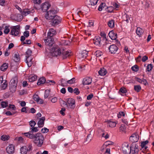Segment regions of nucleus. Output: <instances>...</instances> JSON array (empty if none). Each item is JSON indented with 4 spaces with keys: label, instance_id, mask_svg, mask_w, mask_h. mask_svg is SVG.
<instances>
[{
    "label": "nucleus",
    "instance_id": "nucleus-64",
    "mask_svg": "<svg viewBox=\"0 0 154 154\" xmlns=\"http://www.w3.org/2000/svg\"><path fill=\"white\" fill-rule=\"evenodd\" d=\"M44 101L43 100L41 99L40 98H39L38 102H37V103L38 104H42L44 103Z\"/></svg>",
    "mask_w": 154,
    "mask_h": 154
},
{
    "label": "nucleus",
    "instance_id": "nucleus-40",
    "mask_svg": "<svg viewBox=\"0 0 154 154\" xmlns=\"http://www.w3.org/2000/svg\"><path fill=\"white\" fill-rule=\"evenodd\" d=\"M134 90L137 92H139L141 89V87L140 85H135L134 87Z\"/></svg>",
    "mask_w": 154,
    "mask_h": 154
},
{
    "label": "nucleus",
    "instance_id": "nucleus-13",
    "mask_svg": "<svg viewBox=\"0 0 154 154\" xmlns=\"http://www.w3.org/2000/svg\"><path fill=\"white\" fill-rule=\"evenodd\" d=\"M25 61L27 63L28 66L30 67L32 64V60L33 59V56H26Z\"/></svg>",
    "mask_w": 154,
    "mask_h": 154
},
{
    "label": "nucleus",
    "instance_id": "nucleus-32",
    "mask_svg": "<svg viewBox=\"0 0 154 154\" xmlns=\"http://www.w3.org/2000/svg\"><path fill=\"white\" fill-rule=\"evenodd\" d=\"M115 22L113 20H110L108 22L107 24L110 28H112L114 26Z\"/></svg>",
    "mask_w": 154,
    "mask_h": 154
},
{
    "label": "nucleus",
    "instance_id": "nucleus-9",
    "mask_svg": "<svg viewBox=\"0 0 154 154\" xmlns=\"http://www.w3.org/2000/svg\"><path fill=\"white\" fill-rule=\"evenodd\" d=\"M118 49V47L115 45H111L109 47V51L112 54L116 53Z\"/></svg>",
    "mask_w": 154,
    "mask_h": 154
},
{
    "label": "nucleus",
    "instance_id": "nucleus-34",
    "mask_svg": "<svg viewBox=\"0 0 154 154\" xmlns=\"http://www.w3.org/2000/svg\"><path fill=\"white\" fill-rule=\"evenodd\" d=\"M14 60L16 62H18L20 60L19 55L18 53H16L14 56Z\"/></svg>",
    "mask_w": 154,
    "mask_h": 154
},
{
    "label": "nucleus",
    "instance_id": "nucleus-56",
    "mask_svg": "<svg viewBox=\"0 0 154 154\" xmlns=\"http://www.w3.org/2000/svg\"><path fill=\"white\" fill-rule=\"evenodd\" d=\"M36 124L35 122L33 121H31L29 122L30 125L31 127H34L36 125Z\"/></svg>",
    "mask_w": 154,
    "mask_h": 154
},
{
    "label": "nucleus",
    "instance_id": "nucleus-30",
    "mask_svg": "<svg viewBox=\"0 0 154 154\" xmlns=\"http://www.w3.org/2000/svg\"><path fill=\"white\" fill-rule=\"evenodd\" d=\"M119 131L122 133H125L126 131L125 126L124 125H122L119 127Z\"/></svg>",
    "mask_w": 154,
    "mask_h": 154
},
{
    "label": "nucleus",
    "instance_id": "nucleus-14",
    "mask_svg": "<svg viewBox=\"0 0 154 154\" xmlns=\"http://www.w3.org/2000/svg\"><path fill=\"white\" fill-rule=\"evenodd\" d=\"M50 6L51 5L48 2H46L43 3L41 7L42 10L44 12H45L47 11Z\"/></svg>",
    "mask_w": 154,
    "mask_h": 154
},
{
    "label": "nucleus",
    "instance_id": "nucleus-11",
    "mask_svg": "<svg viewBox=\"0 0 154 154\" xmlns=\"http://www.w3.org/2000/svg\"><path fill=\"white\" fill-rule=\"evenodd\" d=\"M139 139V136L136 134H132L130 137V140L132 143L137 142Z\"/></svg>",
    "mask_w": 154,
    "mask_h": 154
},
{
    "label": "nucleus",
    "instance_id": "nucleus-2",
    "mask_svg": "<svg viewBox=\"0 0 154 154\" xmlns=\"http://www.w3.org/2000/svg\"><path fill=\"white\" fill-rule=\"evenodd\" d=\"M56 13L57 11L54 9L51 8L46 12L45 16V17L48 20H52L56 15L55 14Z\"/></svg>",
    "mask_w": 154,
    "mask_h": 154
},
{
    "label": "nucleus",
    "instance_id": "nucleus-41",
    "mask_svg": "<svg viewBox=\"0 0 154 154\" xmlns=\"http://www.w3.org/2000/svg\"><path fill=\"white\" fill-rule=\"evenodd\" d=\"M8 84L6 83V82H5L4 83L1 85V89L4 90L6 88Z\"/></svg>",
    "mask_w": 154,
    "mask_h": 154
},
{
    "label": "nucleus",
    "instance_id": "nucleus-47",
    "mask_svg": "<svg viewBox=\"0 0 154 154\" xmlns=\"http://www.w3.org/2000/svg\"><path fill=\"white\" fill-rule=\"evenodd\" d=\"M32 51L29 49H28L26 52V56H32Z\"/></svg>",
    "mask_w": 154,
    "mask_h": 154
},
{
    "label": "nucleus",
    "instance_id": "nucleus-12",
    "mask_svg": "<svg viewBox=\"0 0 154 154\" xmlns=\"http://www.w3.org/2000/svg\"><path fill=\"white\" fill-rule=\"evenodd\" d=\"M92 82V79L91 78L86 77L83 79L82 84L83 85H89Z\"/></svg>",
    "mask_w": 154,
    "mask_h": 154
},
{
    "label": "nucleus",
    "instance_id": "nucleus-35",
    "mask_svg": "<svg viewBox=\"0 0 154 154\" xmlns=\"http://www.w3.org/2000/svg\"><path fill=\"white\" fill-rule=\"evenodd\" d=\"M148 143V141L146 140L145 141L142 142L141 143V146L142 148H144L145 149H146L147 147L146 146V145Z\"/></svg>",
    "mask_w": 154,
    "mask_h": 154
},
{
    "label": "nucleus",
    "instance_id": "nucleus-28",
    "mask_svg": "<svg viewBox=\"0 0 154 154\" xmlns=\"http://www.w3.org/2000/svg\"><path fill=\"white\" fill-rule=\"evenodd\" d=\"M20 151L21 154H26L28 151V148L26 146H23L20 149Z\"/></svg>",
    "mask_w": 154,
    "mask_h": 154
},
{
    "label": "nucleus",
    "instance_id": "nucleus-62",
    "mask_svg": "<svg viewBox=\"0 0 154 154\" xmlns=\"http://www.w3.org/2000/svg\"><path fill=\"white\" fill-rule=\"evenodd\" d=\"M9 107L10 108L14 110H16V107L14 105H9Z\"/></svg>",
    "mask_w": 154,
    "mask_h": 154
},
{
    "label": "nucleus",
    "instance_id": "nucleus-33",
    "mask_svg": "<svg viewBox=\"0 0 154 154\" xmlns=\"http://www.w3.org/2000/svg\"><path fill=\"white\" fill-rule=\"evenodd\" d=\"M122 18L123 20L126 21L127 23L128 22L130 19V17L127 14H125L122 16Z\"/></svg>",
    "mask_w": 154,
    "mask_h": 154
},
{
    "label": "nucleus",
    "instance_id": "nucleus-23",
    "mask_svg": "<svg viewBox=\"0 0 154 154\" xmlns=\"http://www.w3.org/2000/svg\"><path fill=\"white\" fill-rule=\"evenodd\" d=\"M23 134L25 137L31 139H33L34 135V134L33 133H32V132H31L30 131L27 133H23Z\"/></svg>",
    "mask_w": 154,
    "mask_h": 154
},
{
    "label": "nucleus",
    "instance_id": "nucleus-15",
    "mask_svg": "<svg viewBox=\"0 0 154 154\" xmlns=\"http://www.w3.org/2000/svg\"><path fill=\"white\" fill-rule=\"evenodd\" d=\"M93 43L96 45H101V38L98 36H95L93 40Z\"/></svg>",
    "mask_w": 154,
    "mask_h": 154
},
{
    "label": "nucleus",
    "instance_id": "nucleus-45",
    "mask_svg": "<svg viewBox=\"0 0 154 154\" xmlns=\"http://www.w3.org/2000/svg\"><path fill=\"white\" fill-rule=\"evenodd\" d=\"M105 6V4L103 3H101L98 8V10L100 11H102L103 9L104 8V7Z\"/></svg>",
    "mask_w": 154,
    "mask_h": 154
},
{
    "label": "nucleus",
    "instance_id": "nucleus-24",
    "mask_svg": "<svg viewBox=\"0 0 154 154\" xmlns=\"http://www.w3.org/2000/svg\"><path fill=\"white\" fill-rule=\"evenodd\" d=\"M138 151V149L135 147H131L130 153L131 154H137Z\"/></svg>",
    "mask_w": 154,
    "mask_h": 154
},
{
    "label": "nucleus",
    "instance_id": "nucleus-6",
    "mask_svg": "<svg viewBox=\"0 0 154 154\" xmlns=\"http://www.w3.org/2000/svg\"><path fill=\"white\" fill-rule=\"evenodd\" d=\"M20 34V26H14L12 27L11 31V34L12 35L16 36H17Z\"/></svg>",
    "mask_w": 154,
    "mask_h": 154
},
{
    "label": "nucleus",
    "instance_id": "nucleus-20",
    "mask_svg": "<svg viewBox=\"0 0 154 154\" xmlns=\"http://www.w3.org/2000/svg\"><path fill=\"white\" fill-rule=\"evenodd\" d=\"M122 148L123 152L125 154H129L130 152V150L129 148L128 145L127 146H123Z\"/></svg>",
    "mask_w": 154,
    "mask_h": 154
},
{
    "label": "nucleus",
    "instance_id": "nucleus-17",
    "mask_svg": "<svg viewBox=\"0 0 154 154\" xmlns=\"http://www.w3.org/2000/svg\"><path fill=\"white\" fill-rule=\"evenodd\" d=\"M70 52L69 51H66L63 49H62L61 56L63 59L66 58L67 57L70 56Z\"/></svg>",
    "mask_w": 154,
    "mask_h": 154
},
{
    "label": "nucleus",
    "instance_id": "nucleus-42",
    "mask_svg": "<svg viewBox=\"0 0 154 154\" xmlns=\"http://www.w3.org/2000/svg\"><path fill=\"white\" fill-rule=\"evenodd\" d=\"M10 30L8 26H6L5 27L4 32L5 34H8L10 32Z\"/></svg>",
    "mask_w": 154,
    "mask_h": 154
},
{
    "label": "nucleus",
    "instance_id": "nucleus-31",
    "mask_svg": "<svg viewBox=\"0 0 154 154\" xmlns=\"http://www.w3.org/2000/svg\"><path fill=\"white\" fill-rule=\"evenodd\" d=\"M46 79L44 77L40 78L38 81L37 84L40 85L42 84H44L45 82Z\"/></svg>",
    "mask_w": 154,
    "mask_h": 154
},
{
    "label": "nucleus",
    "instance_id": "nucleus-55",
    "mask_svg": "<svg viewBox=\"0 0 154 154\" xmlns=\"http://www.w3.org/2000/svg\"><path fill=\"white\" fill-rule=\"evenodd\" d=\"M119 91L122 93H125L127 91L125 88L122 87L120 89Z\"/></svg>",
    "mask_w": 154,
    "mask_h": 154
},
{
    "label": "nucleus",
    "instance_id": "nucleus-51",
    "mask_svg": "<svg viewBox=\"0 0 154 154\" xmlns=\"http://www.w3.org/2000/svg\"><path fill=\"white\" fill-rule=\"evenodd\" d=\"M28 107H23L21 110V112H25L26 113H28L29 112L26 109Z\"/></svg>",
    "mask_w": 154,
    "mask_h": 154
},
{
    "label": "nucleus",
    "instance_id": "nucleus-4",
    "mask_svg": "<svg viewBox=\"0 0 154 154\" xmlns=\"http://www.w3.org/2000/svg\"><path fill=\"white\" fill-rule=\"evenodd\" d=\"M16 79L15 78H13L9 84V89L12 93L15 92L16 89L17 81Z\"/></svg>",
    "mask_w": 154,
    "mask_h": 154
},
{
    "label": "nucleus",
    "instance_id": "nucleus-3",
    "mask_svg": "<svg viewBox=\"0 0 154 154\" xmlns=\"http://www.w3.org/2000/svg\"><path fill=\"white\" fill-rule=\"evenodd\" d=\"M51 48H52V50L51 52L53 56L57 57L58 56L61 55L62 49H60L58 46L53 47Z\"/></svg>",
    "mask_w": 154,
    "mask_h": 154
},
{
    "label": "nucleus",
    "instance_id": "nucleus-37",
    "mask_svg": "<svg viewBox=\"0 0 154 154\" xmlns=\"http://www.w3.org/2000/svg\"><path fill=\"white\" fill-rule=\"evenodd\" d=\"M103 53L100 50L96 51L95 53L94 54L97 56V57H99L103 55Z\"/></svg>",
    "mask_w": 154,
    "mask_h": 154
},
{
    "label": "nucleus",
    "instance_id": "nucleus-58",
    "mask_svg": "<svg viewBox=\"0 0 154 154\" xmlns=\"http://www.w3.org/2000/svg\"><path fill=\"white\" fill-rule=\"evenodd\" d=\"M73 92L74 93L76 94V95H78L79 94L80 91L78 88H76L74 89L73 90Z\"/></svg>",
    "mask_w": 154,
    "mask_h": 154
},
{
    "label": "nucleus",
    "instance_id": "nucleus-1",
    "mask_svg": "<svg viewBox=\"0 0 154 154\" xmlns=\"http://www.w3.org/2000/svg\"><path fill=\"white\" fill-rule=\"evenodd\" d=\"M33 142L38 146H41L43 144L44 137L40 133H37L34 134Z\"/></svg>",
    "mask_w": 154,
    "mask_h": 154
},
{
    "label": "nucleus",
    "instance_id": "nucleus-39",
    "mask_svg": "<svg viewBox=\"0 0 154 154\" xmlns=\"http://www.w3.org/2000/svg\"><path fill=\"white\" fill-rule=\"evenodd\" d=\"M31 131V132H32V133H33V132H36L38 131V128L37 127H32L30 128Z\"/></svg>",
    "mask_w": 154,
    "mask_h": 154
},
{
    "label": "nucleus",
    "instance_id": "nucleus-36",
    "mask_svg": "<svg viewBox=\"0 0 154 154\" xmlns=\"http://www.w3.org/2000/svg\"><path fill=\"white\" fill-rule=\"evenodd\" d=\"M88 51L84 50L81 54V57L82 58H86L88 56Z\"/></svg>",
    "mask_w": 154,
    "mask_h": 154
},
{
    "label": "nucleus",
    "instance_id": "nucleus-50",
    "mask_svg": "<svg viewBox=\"0 0 154 154\" xmlns=\"http://www.w3.org/2000/svg\"><path fill=\"white\" fill-rule=\"evenodd\" d=\"M49 95V91L48 90H46L45 91L44 95V97L46 98L48 97Z\"/></svg>",
    "mask_w": 154,
    "mask_h": 154
},
{
    "label": "nucleus",
    "instance_id": "nucleus-61",
    "mask_svg": "<svg viewBox=\"0 0 154 154\" xmlns=\"http://www.w3.org/2000/svg\"><path fill=\"white\" fill-rule=\"evenodd\" d=\"M151 2L149 1H147L146 2L145 4V6L146 8H148L149 7V5Z\"/></svg>",
    "mask_w": 154,
    "mask_h": 154
},
{
    "label": "nucleus",
    "instance_id": "nucleus-5",
    "mask_svg": "<svg viewBox=\"0 0 154 154\" xmlns=\"http://www.w3.org/2000/svg\"><path fill=\"white\" fill-rule=\"evenodd\" d=\"M44 41L46 46L47 48L49 49H51L54 43V39L53 38L47 37V38L44 39Z\"/></svg>",
    "mask_w": 154,
    "mask_h": 154
},
{
    "label": "nucleus",
    "instance_id": "nucleus-49",
    "mask_svg": "<svg viewBox=\"0 0 154 154\" xmlns=\"http://www.w3.org/2000/svg\"><path fill=\"white\" fill-rule=\"evenodd\" d=\"M8 103L7 102L3 101L2 102L1 106L2 108H5L8 106Z\"/></svg>",
    "mask_w": 154,
    "mask_h": 154
},
{
    "label": "nucleus",
    "instance_id": "nucleus-52",
    "mask_svg": "<svg viewBox=\"0 0 154 154\" xmlns=\"http://www.w3.org/2000/svg\"><path fill=\"white\" fill-rule=\"evenodd\" d=\"M30 12L28 11H24L22 13V15L23 16H26L27 14H29Z\"/></svg>",
    "mask_w": 154,
    "mask_h": 154
},
{
    "label": "nucleus",
    "instance_id": "nucleus-63",
    "mask_svg": "<svg viewBox=\"0 0 154 154\" xmlns=\"http://www.w3.org/2000/svg\"><path fill=\"white\" fill-rule=\"evenodd\" d=\"M65 109L64 108H62L61 109V110L60 111V113L62 115L64 116L65 115L64 112L65 111Z\"/></svg>",
    "mask_w": 154,
    "mask_h": 154
},
{
    "label": "nucleus",
    "instance_id": "nucleus-22",
    "mask_svg": "<svg viewBox=\"0 0 154 154\" xmlns=\"http://www.w3.org/2000/svg\"><path fill=\"white\" fill-rule=\"evenodd\" d=\"M135 80L137 82L141 84H142L145 85H146L148 84L146 80L145 79H140L138 78H136Z\"/></svg>",
    "mask_w": 154,
    "mask_h": 154
},
{
    "label": "nucleus",
    "instance_id": "nucleus-43",
    "mask_svg": "<svg viewBox=\"0 0 154 154\" xmlns=\"http://www.w3.org/2000/svg\"><path fill=\"white\" fill-rule=\"evenodd\" d=\"M75 78H73L70 80L66 81V82L68 84H72L75 82Z\"/></svg>",
    "mask_w": 154,
    "mask_h": 154
},
{
    "label": "nucleus",
    "instance_id": "nucleus-46",
    "mask_svg": "<svg viewBox=\"0 0 154 154\" xmlns=\"http://www.w3.org/2000/svg\"><path fill=\"white\" fill-rule=\"evenodd\" d=\"M131 69L133 71L135 72H137L139 70L138 66L136 65H134L132 66L131 67Z\"/></svg>",
    "mask_w": 154,
    "mask_h": 154
},
{
    "label": "nucleus",
    "instance_id": "nucleus-8",
    "mask_svg": "<svg viewBox=\"0 0 154 154\" xmlns=\"http://www.w3.org/2000/svg\"><path fill=\"white\" fill-rule=\"evenodd\" d=\"M52 19L53 20L52 25L53 26L57 25L60 23L61 20V18L60 17L56 15Z\"/></svg>",
    "mask_w": 154,
    "mask_h": 154
},
{
    "label": "nucleus",
    "instance_id": "nucleus-18",
    "mask_svg": "<svg viewBox=\"0 0 154 154\" xmlns=\"http://www.w3.org/2000/svg\"><path fill=\"white\" fill-rule=\"evenodd\" d=\"M107 122L108 125H109V127L112 128L115 127L116 124L118 123L117 121L113 120H109Z\"/></svg>",
    "mask_w": 154,
    "mask_h": 154
},
{
    "label": "nucleus",
    "instance_id": "nucleus-27",
    "mask_svg": "<svg viewBox=\"0 0 154 154\" xmlns=\"http://www.w3.org/2000/svg\"><path fill=\"white\" fill-rule=\"evenodd\" d=\"M37 79L36 75H30L28 78V79L30 82H33L35 81Z\"/></svg>",
    "mask_w": 154,
    "mask_h": 154
},
{
    "label": "nucleus",
    "instance_id": "nucleus-26",
    "mask_svg": "<svg viewBox=\"0 0 154 154\" xmlns=\"http://www.w3.org/2000/svg\"><path fill=\"white\" fill-rule=\"evenodd\" d=\"M143 32V29L140 27L137 28L136 31V33L137 35L140 37L142 35Z\"/></svg>",
    "mask_w": 154,
    "mask_h": 154
},
{
    "label": "nucleus",
    "instance_id": "nucleus-19",
    "mask_svg": "<svg viewBox=\"0 0 154 154\" xmlns=\"http://www.w3.org/2000/svg\"><path fill=\"white\" fill-rule=\"evenodd\" d=\"M45 118L44 117H42L39 119V120L38 122V125L39 127H42L44 124V121Z\"/></svg>",
    "mask_w": 154,
    "mask_h": 154
},
{
    "label": "nucleus",
    "instance_id": "nucleus-57",
    "mask_svg": "<svg viewBox=\"0 0 154 154\" xmlns=\"http://www.w3.org/2000/svg\"><path fill=\"white\" fill-rule=\"evenodd\" d=\"M152 68V64H150L148 65L147 68V71L149 72L150 71Z\"/></svg>",
    "mask_w": 154,
    "mask_h": 154
},
{
    "label": "nucleus",
    "instance_id": "nucleus-59",
    "mask_svg": "<svg viewBox=\"0 0 154 154\" xmlns=\"http://www.w3.org/2000/svg\"><path fill=\"white\" fill-rule=\"evenodd\" d=\"M49 131L48 129L46 128H43L41 130V131L42 133H45L48 132Z\"/></svg>",
    "mask_w": 154,
    "mask_h": 154
},
{
    "label": "nucleus",
    "instance_id": "nucleus-21",
    "mask_svg": "<svg viewBox=\"0 0 154 154\" xmlns=\"http://www.w3.org/2000/svg\"><path fill=\"white\" fill-rule=\"evenodd\" d=\"M109 35L112 40H115L117 37V34L114 32L113 31L110 32Z\"/></svg>",
    "mask_w": 154,
    "mask_h": 154
},
{
    "label": "nucleus",
    "instance_id": "nucleus-53",
    "mask_svg": "<svg viewBox=\"0 0 154 154\" xmlns=\"http://www.w3.org/2000/svg\"><path fill=\"white\" fill-rule=\"evenodd\" d=\"M33 98L34 100L37 102L40 97L37 95H34L33 96Z\"/></svg>",
    "mask_w": 154,
    "mask_h": 154
},
{
    "label": "nucleus",
    "instance_id": "nucleus-48",
    "mask_svg": "<svg viewBox=\"0 0 154 154\" xmlns=\"http://www.w3.org/2000/svg\"><path fill=\"white\" fill-rule=\"evenodd\" d=\"M67 84H68L66 81L65 79H62L61 80V85L62 86H66Z\"/></svg>",
    "mask_w": 154,
    "mask_h": 154
},
{
    "label": "nucleus",
    "instance_id": "nucleus-10",
    "mask_svg": "<svg viewBox=\"0 0 154 154\" xmlns=\"http://www.w3.org/2000/svg\"><path fill=\"white\" fill-rule=\"evenodd\" d=\"M7 152L9 154H13L14 152L15 146L12 144L9 145L6 148Z\"/></svg>",
    "mask_w": 154,
    "mask_h": 154
},
{
    "label": "nucleus",
    "instance_id": "nucleus-44",
    "mask_svg": "<svg viewBox=\"0 0 154 154\" xmlns=\"http://www.w3.org/2000/svg\"><path fill=\"white\" fill-rule=\"evenodd\" d=\"M98 0H90V4L92 5H94L97 3Z\"/></svg>",
    "mask_w": 154,
    "mask_h": 154
},
{
    "label": "nucleus",
    "instance_id": "nucleus-38",
    "mask_svg": "<svg viewBox=\"0 0 154 154\" xmlns=\"http://www.w3.org/2000/svg\"><path fill=\"white\" fill-rule=\"evenodd\" d=\"M9 138V136L6 135H3L1 137V140L3 141H5L8 140Z\"/></svg>",
    "mask_w": 154,
    "mask_h": 154
},
{
    "label": "nucleus",
    "instance_id": "nucleus-7",
    "mask_svg": "<svg viewBox=\"0 0 154 154\" xmlns=\"http://www.w3.org/2000/svg\"><path fill=\"white\" fill-rule=\"evenodd\" d=\"M66 105L69 108L74 109L75 107V100L72 98L68 99L66 103Z\"/></svg>",
    "mask_w": 154,
    "mask_h": 154
},
{
    "label": "nucleus",
    "instance_id": "nucleus-54",
    "mask_svg": "<svg viewBox=\"0 0 154 154\" xmlns=\"http://www.w3.org/2000/svg\"><path fill=\"white\" fill-rule=\"evenodd\" d=\"M83 32L86 35H88V36L91 35V32L89 30H85L83 31Z\"/></svg>",
    "mask_w": 154,
    "mask_h": 154
},
{
    "label": "nucleus",
    "instance_id": "nucleus-60",
    "mask_svg": "<svg viewBox=\"0 0 154 154\" xmlns=\"http://www.w3.org/2000/svg\"><path fill=\"white\" fill-rule=\"evenodd\" d=\"M23 35L26 37H28L29 36V32L28 31H26L24 32Z\"/></svg>",
    "mask_w": 154,
    "mask_h": 154
},
{
    "label": "nucleus",
    "instance_id": "nucleus-29",
    "mask_svg": "<svg viewBox=\"0 0 154 154\" xmlns=\"http://www.w3.org/2000/svg\"><path fill=\"white\" fill-rule=\"evenodd\" d=\"M8 67V64L6 63H4L1 66L0 69L3 71H5Z\"/></svg>",
    "mask_w": 154,
    "mask_h": 154
},
{
    "label": "nucleus",
    "instance_id": "nucleus-16",
    "mask_svg": "<svg viewBox=\"0 0 154 154\" xmlns=\"http://www.w3.org/2000/svg\"><path fill=\"white\" fill-rule=\"evenodd\" d=\"M56 34L55 30L53 28L49 29L47 34V37L49 38H52V37L55 35Z\"/></svg>",
    "mask_w": 154,
    "mask_h": 154
},
{
    "label": "nucleus",
    "instance_id": "nucleus-25",
    "mask_svg": "<svg viewBox=\"0 0 154 154\" xmlns=\"http://www.w3.org/2000/svg\"><path fill=\"white\" fill-rule=\"evenodd\" d=\"M99 75L103 76H104L107 73L106 70L104 68H102L98 71Z\"/></svg>",
    "mask_w": 154,
    "mask_h": 154
}]
</instances>
